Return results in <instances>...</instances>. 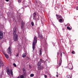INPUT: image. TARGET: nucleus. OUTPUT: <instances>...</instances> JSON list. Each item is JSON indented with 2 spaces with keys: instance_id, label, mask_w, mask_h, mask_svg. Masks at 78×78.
Instances as JSON below:
<instances>
[{
  "instance_id": "393cba45",
  "label": "nucleus",
  "mask_w": 78,
  "mask_h": 78,
  "mask_svg": "<svg viewBox=\"0 0 78 78\" xmlns=\"http://www.w3.org/2000/svg\"><path fill=\"white\" fill-rule=\"evenodd\" d=\"M72 53L73 54H75V52L74 51H73L72 52Z\"/></svg>"
},
{
  "instance_id": "4468645a",
  "label": "nucleus",
  "mask_w": 78,
  "mask_h": 78,
  "mask_svg": "<svg viewBox=\"0 0 78 78\" xmlns=\"http://www.w3.org/2000/svg\"><path fill=\"white\" fill-rule=\"evenodd\" d=\"M0 64H1L2 66H4V64H3V62L1 61H0Z\"/></svg>"
},
{
  "instance_id": "4be33fe9",
  "label": "nucleus",
  "mask_w": 78,
  "mask_h": 78,
  "mask_svg": "<svg viewBox=\"0 0 78 78\" xmlns=\"http://www.w3.org/2000/svg\"><path fill=\"white\" fill-rule=\"evenodd\" d=\"M20 78H24V76H23V75H21L20 76Z\"/></svg>"
},
{
  "instance_id": "7c9ffc66",
  "label": "nucleus",
  "mask_w": 78,
  "mask_h": 78,
  "mask_svg": "<svg viewBox=\"0 0 78 78\" xmlns=\"http://www.w3.org/2000/svg\"><path fill=\"white\" fill-rule=\"evenodd\" d=\"M76 9L77 10H78V7H76Z\"/></svg>"
},
{
  "instance_id": "2eb2a0df",
  "label": "nucleus",
  "mask_w": 78,
  "mask_h": 78,
  "mask_svg": "<svg viewBox=\"0 0 78 78\" xmlns=\"http://www.w3.org/2000/svg\"><path fill=\"white\" fill-rule=\"evenodd\" d=\"M40 61H39V62H42V63H44V62H45L44 61V60H42V58L40 59Z\"/></svg>"
},
{
  "instance_id": "ea45409f",
  "label": "nucleus",
  "mask_w": 78,
  "mask_h": 78,
  "mask_svg": "<svg viewBox=\"0 0 78 78\" xmlns=\"http://www.w3.org/2000/svg\"><path fill=\"white\" fill-rule=\"evenodd\" d=\"M57 73H58V72H57Z\"/></svg>"
},
{
  "instance_id": "1a4fd4ad",
  "label": "nucleus",
  "mask_w": 78,
  "mask_h": 78,
  "mask_svg": "<svg viewBox=\"0 0 78 78\" xmlns=\"http://www.w3.org/2000/svg\"><path fill=\"white\" fill-rule=\"evenodd\" d=\"M3 34L2 32L0 31V39H2L3 38Z\"/></svg>"
},
{
  "instance_id": "c85d7f7f",
  "label": "nucleus",
  "mask_w": 78,
  "mask_h": 78,
  "mask_svg": "<svg viewBox=\"0 0 78 78\" xmlns=\"http://www.w3.org/2000/svg\"><path fill=\"white\" fill-rule=\"evenodd\" d=\"M18 2L19 3H20V2H21V1H20V0H18Z\"/></svg>"
},
{
  "instance_id": "c9c22d12",
  "label": "nucleus",
  "mask_w": 78,
  "mask_h": 78,
  "mask_svg": "<svg viewBox=\"0 0 78 78\" xmlns=\"http://www.w3.org/2000/svg\"><path fill=\"white\" fill-rule=\"evenodd\" d=\"M57 54H58V55H59V53L57 52Z\"/></svg>"
},
{
  "instance_id": "6e6552de",
  "label": "nucleus",
  "mask_w": 78,
  "mask_h": 78,
  "mask_svg": "<svg viewBox=\"0 0 78 78\" xmlns=\"http://www.w3.org/2000/svg\"><path fill=\"white\" fill-rule=\"evenodd\" d=\"M23 75L24 76H27V73H26V70H25V69L24 68H23Z\"/></svg>"
},
{
  "instance_id": "58836bf2",
  "label": "nucleus",
  "mask_w": 78,
  "mask_h": 78,
  "mask_svg": "<svg viewBox=\"0 0 78 78\" xmlns=\"http://www.w3.org/2000/svg\"><path fill=\"white\" fill-rule=\"evenodd\" d=\"M63 54H64V52H63Z\"/></svg>"
},
{
  "instance_id": "ddd939ff",
  "label": "nucleus",
  "mask_w": 78,
  "mask_h": 78,
  "mask_svg": "<svg viewBox=\"0 0 78 78\" xmlns=\"http://www.w3.org/2000/svg\"><path fill=\"white\" fill-rule=\"evenodd\" d=\"M26 55L27 54L26 53H24L23 54L22 56L23 58H24V57H26Z\"/></svg>"
},
{
  "instance_id": "a211bd4d",
  "label": "nucleus",
  "mask_w": 78,
  "mask_h": 78,
  "mask_svg": "<svg viewBox=\"0 0 78 78\" xmlns=\"http://www.w3.org/2000/svg\"><path fill=\"white\" fill-rule=\"evenodd\" d=\"M34 75V74H31L30 75V76L31 77H33Z\"/></svg>"
},
{
  "instance_id": "f704fd0d",
  "label": "nucleus",
  "mask_w": 78,
  "mask_h": 78,
  "mask_svg": "<svg viewBox=\"0 0 78 78\" xmlns=\"http://www.w3.org/2000/svg\"><path fill=\"white\" fill-rule=\"evenodd\" d=\"M6 2H9V0H6Z\"/></svg>"
},
{
  "instance_id": "a878e982",
  "label": "nucleus",
  "mask_w": 78,
  "mask_h": 78,
  "mask_svg": "<svg viewBox=\"0 0 78 78\" xmlns=\"http://www.w3.org/2000/svg\"><path fill=\"white\" fill-rule=\"evenodd\" d=\"M13 65L15 67H16L17 66L16 65V64L15 63H13Z\"/></svg>"
},
{
  "instance_id": "f03ea898",
  "label": "nucleus",
  "mask_w": 78,
  "mask_h": 78,
  "mask_svg": "<svg viewBox=\"0 0 78 78\" xmlns=\"http://www.w3.org/2000/svg\"><path fill=\"white\" fill-rule=\"evenodd\" d=\"M37 38L36 37H34V39L33 41V46L32 48L33 50H34V49H35V45L36 43H37Z\"/></svg>"
},
{
  "instance_id": "473e14b6",
  "label": "nucleus",
  "mask_w": 78,
  "mask_h": 78,
  "mask_svg": "<svg viewBox=\"0 0 78 78\" xmlns=\"http://www.w3.org/2000/svg\"><path fill=\"white\" fill-rule=\"evenodd\" d=\"M29 67H30V69H31V66H29Z\"/></svg>"
},
{
  "instance_id": "4c0bfd02",
  "label": "nucleus",
  "mask_w": 78,
  "mask_h": 78,
  "mask_svg": "<svg viewBox=\"0 0 78 78\" xmlns=\"http://www.w3.org/2000/svg\"><path fill=\"white\" fill-rule=\"evenodd\" d=\"M67 25H68V24H67V25H65V26L66 27V26H67Z\"/></svg>"
},
{
  "instance_id": "9b49d317",
  "label": "nucleus",
  "mask_w": 78,
  "mask_h": 78,
  "mask_svg": "<svg viewBox=\"0 0 78 78\" xmlns=\"http://www.w3.org/2000/svg\"><path fill=\"white\" fill-rule=\"evenodd\" d=\"M40 55H42V48H40Z\"/></svg>"
},
{
  "instance_id": "20e7f679",
  "label": "nucleus",
  "mask_w": 78,
  "mask_h": 78,
  "mask_svg": "<svg viewBox=\"0 0 78 78\" xmlns=\"http://www.w3.org/2000/svg\"><path fill=\"white\" fill-rule=\"evenodd\" d=\"M7 51V52L9 54H11L12 53V49L10 47H9L8 48Z\"/></svg>"
},
{
  "instance_id": "9d476101",
  "label": "nucleus",
  "mask_w": 78,
  "mask_h": 78,
  "mask_svg": "<svg viewBox=\"0 0 78 78\" xmlns=\"http://www.w3.org/2000/svg\"><path fill=\"white\" fill-rule=\"evenodd\" d=\"M37 14L36 12H34V13L33 14V19L34 20H35L36 19L35 18V17H36V15Z\"/></svg>"
},
{
  "instance_id": "bb28decb",
  "label": "nucleus",
  "mask_w": 78,
  "mask_h": 78,
  "mask_svg": "<svg viewBox=\"0 0 78 78\" xmlns=\"http://www.w3.org/2000/svg\"><path fill=\"white\" fill-rule=\"evenodd\" d=\"M62 52H60V56H61V57H62Z\"/></svg>"
},
{
  "instance_id": "c756f323",
  "label": "nucleus",
  "mask_w": 78,
  "mask_h": 78,
  "mask_svg": "<svg viewBox=\"0 0 78 78\" xmlns=\"http://www.w3.org/2000/svg\"><path fill=\"white\" fill-rule=\"evenodd\" d=\"M3 53L4 54V55H5L6 54H5V52H4V51H3Z\"/></svg>"
},
{
  "instance_id": "6ab92c4d",
  "label": "nucleus",
  "mask_w": 78,
  "mask_h": 78,
  "mask_svg": "<svg viewBox=\"0 0 78 78\" xmlns=\"http://www.w3.org/2000/svg\"><path fill=\"white\" fill-rule=\"evenodd\" d=\"M5 56L6 58H9V56H8V55L5 54Z\"/></svg>"
},
{
  "instance_id": "b1692460",
  "label": "nucleus",
  "mask_w": 78,
  "mask_h": 78,
  "mask_svg": "<svg viewBox=\"0 0 78 78\" xmlns=\"http://www.w3.org/2000/svg\"><path fill=\"white\" fill-rule=\"evenodd\" d=\"M62 21V19H60L59 20V22H61Z\"/></svg>"
},
{
  "instance_id": "a19ab883",
  "label": "nucleus",
  "mask_w": 78,
  "mask_h": 78,
  "mask_svg": "<svg viewBox=\"0 0 78 78\" xmlns=\"http://www.w3.org/2000/svg\"><path fill=\"white\" fill-rule=\"evenodd\" d=\"M50 62H49V63Z\"/></svg>"
},
{
  "instance_id": "0eeeda50",
  "label": "nucleus",
  "mask_w": 78,
  "mask_h": 78,
  "mask_svg": "<svg viewBox=\"0 0 78 78\" xmlns=\"http://www.w3.org/2000/svg\"><path fill=\"white\" fill-rule=\"evenodd\" d=\"M62 63V58H61L59 61V63H58L57 66V67H59L60 66H61V63Z\"/></svg>"
},
{
  "instance_id": "72a5a7b5",
  "label": "nucleus",
  "mask_w": 78,
  "mask_h": 78,
  "mask_svg": "<svg viewBox=\"0 0 78 78\" xmlns=\"http://www.w3.org/2000/svg\"><path fill=\"white\" fill-rule=\"evenodd\" d=\"M56 76L57 77H58V75H56Z\"/></svg>"
},
{
  "instance_id": "412c9836",
  "label": "nucleus",
  "mask_w": 78,
  "mask_h": 78,
  "mask_svg": "<svg viewBox=\"0 0 78 78\" xmlns=\"http://www.w3.org/2000/svg\"><path fill=\"white\" fill-rule=\"evenodd\" d=\"M67 29H68V30H71V28L70 27H67Z\"/></svg>"
},
{
  "instance_id": "f257e3e1",
  "label": "nucleus",
  "mask_w": 78,
  "mask_h": 78,
  "mask_svg": "<svg viewBox=\"0 0 78 78\" xmlns=\"http://www.w3.org/2000/svg\"><path fill=\"white\" fill-rule=\"evenodd\" d=\"M17 33V28L15 27L13 29V34L14 41H17L18 40V35L16 34Z\"/></svg>"
},
{
  "instance_id": "2f4dec72",
  "label": "nucleus",
  "mask_w": 78,
  "mask_h": 78,
  "mask_svg": "<svg viewBox=\"0 0 78 78\" xmlns=\"http://www.w3.org/2000/svg\"><path fill=\"white\" fill-rule=\"evenodd\" d=\"M18 56H19V54H18L16 55V57H18Z\"/></svg>"
},
{
  "instance_id": "aec40b11",
  "label": "nucleus",
  "mask_w": 78,
  "mask_h": 78,
  "mask_svg": "<svg viewBox=\"0 0 78 78\" xmlns=\"http://www.w3.org/2000/svg\"><path fill=\"white\" fill-rule=\"evenodd\" d=\"M31 24L32 25V27H33V26H34V22H31Z\"/></svg>"
},
{
  "instance_id": "f3484780",
  "label": "nucleus",
  "mask_w": 78,
  "mask_h": 78,
  "mask_svg": "<svg viewBox=\"0 0 78 78\" xmlns=\"http://www.w3.org/2000/svg\"><path fill=\"white\" fill-rule=\"evenodd\" d=\"M23 25H24V23H23V22L22 23V26L21 27V28H23Z\"/></svg>"
},
{
  "instance_id": "5701e85b",
  "label": "nucleus",
  "mask_w": 78,
  "mask_h": 78,
  "mask_svg": "<svg viewBox=\"0 0 78 78\" xmlns=\"http://www.w3.org/2000/svg\"><path fill=\"white\" fill-rule=\"evenodd\" d=\"M67 78H71V77H70V76L69 75H68L67 76Z\"/></svg>"
},
{
  "instance_id": "dca6fc26",
  "label": "nucleus",
  "mask_w": 78,
  "mask_h": 78,
  "mask_svg": "<svg viewBox=\"0 0 78 78\" xmlns=\"http://www.w3.org/2000/svg\"><path fill=\"white\" fill-rule=\"evenodd\" d=\"M38 37H40V39H42V38H43V37L42 36V35H39Z\"/></svg>"
},
{
  "instance_id": "7ed1b4c3",
  "label": "nucleus",
  "mask_w": 78,
  "mask_h": 78,
  "mask_svg": "<svg viewBox=\"0 0 78 78\" xmlns=\"http://www.w3.org/2000/svg\"><path fill=\"white\" fill-rule=\"evenodd\" d=\"M6 72L8 75H10V73L11 75L12 76H13V73L12 72V69H9V68H7L6 69Z\"/></svg>"
},
{
  "instance_id": "e433bc0d",
  "label": "nucleus",
  "mask_w": 78,
  "mask_h": 78,
  "mask_svg": "<svg viewBox=\"0 0 78 78\" xmlns=\"http://www.w3.org/2000/svg\"><path fill=\"white\" fill-rule=\"evenodd\" d=\"M17 78H20V76H19L18 77H17Z\"/></svg>"
},
{
  "instance_id": "423d86ee",
  "label": "nucleus",
  "mask_w": 78,
  "mask_h": 78,
  "mask_svg": "<svg viewBox=\"0 0 78 78\" xmlns=\"http://www.w3.org/2000/svg\"><path fill=\"white\" fill-rule=\"evenodd\" d=\"M68 67L69 69H71V70L73 69V66H72V63H69L68 65Z\"/></svg>"
},
{
  "instance_id": "f8f14e48",
  "label": "nucleus",
  "mask_w": 78,
  "mask_h": 78,
  "mask_svg": "<svg viewBox=\"0 0 78 78\" xmlns=\"http://www.w3.org/2000/svg\"><path fill=\"white\" fill-rule=\"evenodd\" d=\"M56 17H58L57 18V19L58 20V18L59 19H61V18H62V16H58V15H56Z\"/></svg>"
},
{
  "instance_id": "39448f33",
  "label": "nucleus",
  "mask_w": 78,
  "mask_h": 78,
  "mask_svg": "<svg viewBox=\"0 0 78 78\" xmlns=\"http://www.w3.org/2000/svg\"><path fill=\"white\" fill-rule=\"evenodd\" d=\"M37 66L38 67V70H41V62H38Z\"/></svg>"
},
{
  "instance_id": "cd10ccee",
  "label": "nucleus",
  "mask_w": 78,
  "mask_h": 78,
  "mask_svg": "<svg viewBox=\"0 0 78 78\" xmlns=\"http://www.w3.org/2000/svg\"><path fill=\"white\" fill-rule=\"evenodd\" d=\"M47 77V75H44V77L46 78Z\"/></svg>"
}]
</instances>
